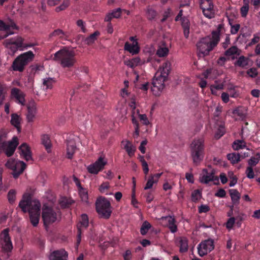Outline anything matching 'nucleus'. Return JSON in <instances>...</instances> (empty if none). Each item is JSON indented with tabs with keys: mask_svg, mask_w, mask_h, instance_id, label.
Instances as JSON below:
<instances>
[{
	"mask_svg": "<svg viewBox=\"0 0 260 260\" xmlns=\"http://www.w3.org/2000/svg\"><path fill=\"white\" fill-rule=\"evenodd\" d=\"M247 74L250 77H251L252 78H254L257 75L258 73H257L256 69L252 68L247 70Z\"/></svg>",
	"mask_w": 260,
	"mask_h": 260,
	"instance_id": "nucleus-64",
	"label": "nucleus"
},
{
	"mask_svg": "<svg viewBox=\"0 0 260 260\" xmlns=\"http://www.w3.org/2000/svg\"><path fill=\"white\" fill-rule=\"evenodd\" d=\"M5 86L0 83V105L3 103L5 98V93L4 92Z\"/></svg>",
	"mask_w": 260,
	"mask_h": 260,
	"instance_id": "nucleus-59",
	"label": "nucleus"
},
{
	"mask_svg": "<svg viewBox=\"0 0 260 260\" xmlns=\"http://www.w3.org/2000/svg\"><path fill=\"white\" fill-rule=\"evenodd\" d=\"M41 140L42 144L45 146L46 151L48 153H50L51 152L52 145L49 136L47 135H43Z\"/></svg>",
	"mask_w": 260,
	"mask_h": 260,
	"instance_id": "nucleus-33",
	"label": "nucleus"
},
{
	"mask_svg": "<svg viewBox=\"0 0 260 260\" xmlns=\"http://www.w3.org/2000/svg\"><path fill=\"white\" fill-rule=\"evenodd\" d=\"M9 229H4L1 233L0 238L3 250L5 252H11L13 249V245L9 234Z\"/></svg>",
	"mask_w": 260,
	"mask_h": 260,
	"instance_id": "nucleus-11",
	"label": "nucleus"
},
{
	"mask_svg": "<svg viewBox=\"0 0 260 260\" xmlns=\"http://www.w3.org/2000/svg\"><path fill=\"white\" fill-rule=\"evenodd\" d=\"M73 202V201L67 198H62L59 201V204L62 208H69Z\"/></svg>",
	"mask_w": 260,
	"mask_h": 260,
	"instance_id": "nucleus-47",
	"label": "nucleus"
},
{
	"mask_svg": "<svg viewBox=\"0 0 260 260\" xmlns=\"http://www.w3.org/2000/svg\"><path fill=\"white\" fill-rule=\"evenodd\" d=\"M124 48L125 50L128 51L133 54H136L138 53L140 51V48L138 46L137 42H135V44H134V42L132 44L126 42L124 44Z\"/></svg>",
	"mask_w": 260,
	"mask_h": 260,
	"instance_id": "nucleus-25",
	"label": "nucleus"
},
{
	"mask_svg": "<svg viewBox=\"0 0 260 260\" xmlns=\"http://www.w3.org/2000/svg\"><path fill=\"white\" fill-rule=\"evenodd\" d=\"M70 4V0H63L62 3L59 7L56 8V11L59 12L66 9L69 6Z\"/></svg>",
	"mask_w": 260,
	"mask_h": 260,
	"instance_id": "nucleus-52",
	"label": "nucleus"
},
{
	"mask_svg": "<svg viewBox=\"0 0 260 260\" xmlns=\"http://www.w3.org/2000/svg\"><path fill=\"white\" fill-rule=\"evenodd\" d=\"M221 28V25H219L217 30L213 31L212 32V37H210V43L211 45L214 48L215 47L220 41L219 34L220 31V28Z\"/></svg>",
	"mask_w": 260,
	"mask_h": 260,
	"instance_id": "nucleus-24",
	"label": "nucleus"
},
{
	"mask_svg": "<svg viewBox=\"0 0 260 260\" xmlns=\"http://www.w3.org/2000/svg\"><path fill=\"white\" fill-rule=\"evenodd\" d=\"M110 188L109 183L108 182H103L100 186H99V190L101 193H106V194L108 193L106 192Z\"/></svg>",
	"mask_w": 260,
	"mask_h": 260,
	"instance_id": "nucleus-54",
	"label": "nucleus"
},
{
	"mask_svg": "<svg viewBox=\"0 0 260 260\" xmlns=\"http://www.w3.org/2000/svg\"><path fill=\"white\" fill-rule=\"evenodd\" d=\"M248 64V58L244 56H240L235 62L234 65L242 68H245Z\"/></svg>",
	"mask_w": 260,
	"mask_h": 260,
	"instance_id": "nucleus-31",
	"label": "nucleus"
},
{
	"mask_svg": "<svg viewBox=\"0 0 260 260\" xmlns=\"http://www.w3.org/2000/svg\"><path fill=\"white\" fill-rule=\"evenodd\" d=\"M192 162L198 166L203 160L205 154V140L203 137L194 139L189 146Z\"/></svg>",
	"mask_w": 260,
	"mask_h": 260,
	"instance_id": "nucleus-1",
	"label": "nucleus"
},
{
	"mask_svg": "<svg viewBox=\"0 0 260 260\" xmlns=\"http://www.w3.org/2000/svg\"><path fill=\"white\" fill-rule=\"evenodd\" d=\"M11 94L12 98H15L18 103L24 105L25 103V94L19 89L13 88L11 91Z\"/></svg>",
	"mask_w": 260,
	"mask_h": 260,
	"instance_id": "nucleus-18",
	"label": "nucleus"
},
{
	"mask_svg": "<svg viewBox=\"0 0 260 260\" xmlns=\"http://www.w3.org/2000/svg\"><path fill=\"white\" fill-rule=\"evenodd\" d=\"M17 27L15 23L10 20L8 23L0 20V39H4L8 37L9 35H12L13 32L11 29H16Z\"/></svg>",
	"mask_w": 260,
	"mask_h": 260,
	"instance_id": "nucleus-10",
	"label": "nucleus"
},
{
	"mask_svg": "<svg viewBox=\"0 0 260 260\" xmlns=\"http://www.w3.org/2000/svg\"><path fill=\"white\" fill-rule=\"evenodd\" d=\"M132 123L135 127L134 137L135 138H137L139 136V124L138 121L136 119L134 115H132Z\"/></svg>",
	"mask_w": 260,
	"mask_h": 260,
	"instance_id": "nucleus-45",
	"label": "nucleus"
},
{
	"mask_svg": "<svg viewBox=\"0 0 260 260\" xmlns=\"http://www.w3.org/2000/svg\"><path fill=\"white\" fill-rule=\"evenodd\" d=\"M224 85L222 82H219L215 81L213 84L211 85L210 90L213 94L217 95V90H221L223 88Z\"/></svg>",
	"mask_w": 260,
	"mask_h": 260,
	"instance_id": "nucleus-34",
	"label": "nucleus"
},
{
	"mask_svg": "<svg viewBox=\"0 0 260 260\" xmlns=\"http://www.w3.org/2000/svg\"><path fill=\"white\" fill-rule=\"evenodd\" d=\"M214 175V170H208L207 169H204L200 177V182L202 183L208 184L210 181H214V184H219V178Z\"/></svg>",
	"mask_w": 260,
	"mask_h": 260,
	"instance_id": "nucleus-9",
	"label": "nucleus"
},
{
	"mask_svg": "<svg viewBox=\"0 0 260 260\" xmlns=\"http://www.w3.org/2000/svg\"><path fill=\"white\" fill-rule=\"evenodd\" d=\"M23 41L24 39L22 37L17 36L6 39L5 43L7 47L10 48L13 52H15L18 49L22 50Z\"/></svg>",
	"mask_w": 260,
	"mask_h": 260,
	"instance_id": "nucleus-14",
	"label": "nucleus"
},
{
	"mask_svg": "<svg viewBox=\"0 0 260 260\" xmlns=\"http://www.w3.org/2000/svg\"><path fill=\"white\" fill-rule=\"evenodd\" d=\"M40 208L41 204L39 202L37 201L28 210L30 221L34 226H37L39 223L40 217Z\"/></svg>",
	"mask_w": 260,
	"mask_h": 260,
	"instance_id": "nucleus-13",
	"label": "nucleus"
},
{
	"mask_svg": "<svg viewBox=\"0 0 260 260\" xmlns=\"http://www.w3.org/2000/svg\"><path fill=\"white\" fill-rule=\"evenodd\" d=\"M6 166L13 171L12 174L14 178H17L23 172L26 167V164L23 161L12 158L8 160Z\"/></svg>",
	"mask_w": 260,
	"mask_h": 260,
	"instance_id": "nucleus-7",
	"label": "nucleus"
},
{
	"mask_svg": "<svg viewBox=\"0 0 260 260\" xmlns=\"http://www.w3.org/2000/svg\"><path fill=\"white\" fill-rule=\"evenodd\" d=\"M99 35H100V32L98 31H95L93 34H91L85 39L86 44L90 45L94 43Z\"/></svg>",
	"mask_w": 260,
	"mask_h": 260,
	"instance_id": "nucleus-44",
	"label": "nucleus"
},
{
	"mask_svg": "<svg viewBox=\"0 0 260 260\" xmlns=\"http://www.w3.org/2000/svg\"><path fill=\"white\" fill-rule=\"evenodd\" d=\"M67 252L63 249L53 251L49 257L50 260H67Z\"/></svg>",
	"mask_w": 260,
	"mask_h": 260,
	"instance_id": "nucleus-17",
	"label": "nucleus"
},
{
	"mask_svg": "<svg viewBox=\"0 0 260 260\" xmlns=\"http://www.w3.org/2000/svg\"><path fill=\"white\" fill-rule=\"evenodd\" d=\"M229 177L231 180L229 185L230 187L234 186L237 182V178L233 173L230 174Z\"/></svg>",
	"mask_w": 260,
	"mask_h": 260,
	"instance_id": "nucleus-63",
	"label": "nucleus"
},
{
	"mask_svg": "<svg viewBox=\"0 0 260 260\" xmlns=\"http://www.w3.org/2000/svg\"><path fill=\"white\" fill-rule=\"evenodd\" d=\"M122 10L120 8H117L113 10L111 13H109L105 18V21L110 22L112 18H118L121 15Z\"/></svg>",
	"mask_w": 260,
	"mask_h": 260,
	"instance_id": "nucleus-29",
	"label": "nucleus"
},
{
	"mask_svg": "<svg viewBox=\"0 0 260 260\" xmlns=\"http://www.w3.org/2000/svg\"><path fill=\"white\" fill-rule=\"evenodd\" d=\"M210 37L202 38L197 44L198 56L199 57L208 55L214 47L211 45Z\"/></svg>",
	"mask_w": 260,
	"mask_h": 260,
	"instance_id": "nucleus-8",
	"label": "nucleus"
},
{
	"mask_svg": "<svg viewBox=\"0 0 260 260\" xmlns=\"http://www.w3.org/2000/svg\"><path fill=\"white\" fill-rule=\"evenodd\" d=\"M78 191L82 200L86 201L88 199V194L86 189L83 187L82 189H79Z\"/></svg>",
	"mask_w": 260,
	"mask_h": 260,
	"instance_id": "nucleus-58",
	"label": "nucleus"
},
{
	"mask_svg": "<svg viewBox=\"0 0 260 260\" xmlns=\"http://www.w3.org/2000/svg\"><path fill=\"white\" fill-rule=\"evenodd\" d=\"M246 147V143L242 140H235L233 144V148L235 150H239L244 148Z\"/></svg>",
	"mask_w": 260,
	"mask_h": 260,
	"instance_id": "nucleus-40",
	"label": "nucleus"
},
{
	"mask_svg": "<svg viewBox=\"0 0 260 260\" xmlns=\"http://www.w3.org/2000/svg\"><path fill=\"white\" fill-rule=\"evenodd\" d=\"M200 8L202 10L203 15L206 18L211 19L214 17L215 11L214 10L213 3H210V4L208 5V6L202 5V7H200Z\"/></svg>",
	"mask_w": 260,
	"mask_h": 260,
	"instance_id": "nucleus-19",
	"label": "nucleus"
},
{
	"mask_svg": "<svg viewBox=\"0 0 260 260\" xmlns=\"http://www.w3.org/2000/svg\"><path fill=\"white\" fill-rule=\"evenodd\" d=\"M170 66L169 62H165L162 68L160 69V71L156 73L155 78L152 81V84L153 87H156L159 90H162L165 87L164 82L167 80L169 74Z\"/></svg>",
	"mask_w": 260,
	"mask_h": 260,
	"instance_id": "nucleus-5",
	"label": "nucleus"
},
{
	"mask_svg": "<svg viewBox=\"0 0 260 260\" xmlns=\"http://www.w3.org/2000/svg\"><path fill=\"white\" fill-rule=\"evenodd\" d=\"M107 164V161L104 160L103 157H100L93 164L88 166L87 170L89 173L93 174H97L100 171H102L105 166Z\"/></svg>",
	"mask_w": 260,
	"mask_h": 260,
	"instance_id": "nucleus-15",
	"label": "nucleus"
},
{
	"mask_svg": "<svg viewBox=\"0 0 260 260\" xmlns=\"http://www.w3.org/2000/svg\"><path fill=\"white\" fill-rule=\"evenodd\" d=\"M201 197V192L199 189L194 190L191 193V200L197 202Z\"/></svg>",
	"mask_w": 260,
	"mask_h": 260,
	"instance_id": "nucleus-51",
	"label": "nucleus"
},
{
	"mask_svg": "<svg viewBox=\"0 0 260 260\" xmlns=\"http://www.w3.org/2000/svg\"><path fill=\"white\" fill-rule=\"evenodd\" d=\"M241 51L237 46H233L225 51L224 55L227 57H231L232 60L237 58V56L241 54Z\"/></svg>",
	"mask_w": 260,
	"mask_h": 260,
	"instance_id": "nucleus-21",
	"label": "nucleus"
},
{
	"mask_svg": "<svg viewBox=\"0 0 260 260\" xmlns=\"http://www.w3.org/2000/svg\"><path fill=\"white\" fill-rule=\"evenodd\" d=\"M18 145V138L16 137H13L12 140L8 143H3V147L5 149V153L7 156L10 157L14 154Z\"/></svg>",
	"mask_w": 260,
	"mask_h": 260,
	"instance_id": "nucleus-16",
	"label": "nucleus"
},
{
	"mask_svg": "<svg viewBox=\"0 0 260 260\" xmlns=\"http://www.w3.org/2000/svg\"><path fill=\"white\" fill-rule=\"evenodd\" d=\"M231 30L230 32L232 35L236 34L240 28V25L239 24H232L230 22Z\"/></svg>",
	"mask_w": 260,
	"mask_h": 260,
	"instance_id": "nucleus-56",
	"label": "nucleus"
},
{
	"mask_svg": "<svg viewBox=\"0 0 260 260\" xmlns=\"http://www.w3.org/2000/svg\"><path fill=\"white\" fill-rule=\"evenodd\" d=\"M36 114V108L34 107H27V119L29 122L32 121Z\"/></svg>",
	"mask_w": 260,
	"mask_h": 260,
	"instance_id": "nucleus-42",
	"label": "nucleus"
},
{
	"mask_svg": "<svg viewBox=\"0 0 260 260\" xmlns=\"http://www.w3.org/2000/svg\"><path fill=\"white\" fill-rule=\"evenodd\" d=\"M240 155L236 153H229L227 155V158L232 164H235L240 161Z\"/></svg>",
	"mask_w": 260,
	"mask_h": 260,
	"instance_id": "nucleus-39",
	"label": "nucleus"
},
{
	"mask_svg": "<svg viewBox=\"0 0 260 260\" xmlns=\"http://www.w3.org/2000/svg\"><path fill=\"white\" fill-rule=\"evenodd\" d=\"M225 133L224 123L221 122L215 134L214 137L216 139H219L224 135Z\"/></svg>",
	"mask_w": 260,
	"mask_h": 260,
	"instance_id": "nucleus-37",
	"label": "nucleus"
},
{
	"mask_svg": "<svg viewBox=\"0 0 260 260\" xmlns=\"http://www.w3.org/2000/svg\"><path fill=\"white\" fill-rule=\"evenodd\" d=\"M233 113L238 116L239 119L243 120L246 117L247 110L243 107H238L233 110Z\"/></svg>",
	"mask_w": 260,
	"mask_h": 260,
	"instance_id": "nucleus-27",
	"label": "nucleus"
},
{
	"mask_svg": "<svg viewBox=\"0 0 260 260\" xmlns=\"http://www.w3.org/2000/svg\"><path fill=\"white\" fill-rule=\"evenodd\" d=\"M124 149L127 152L128 155L131 157L134 155L136 151L135 147L129 141H126V144L124 147Z\"/></svg>",
	"mask_w": 260,
	"mask_h": 260,
	"instance_id": "nucleus-38",
	"label": "nucleus"
},
{
	"mask_svg": "<svg viewBox=\"0 0 260 260\" xmlns=\"http://www.w3.org/2000/svg\"><path fill=\"white\" fill-rule=\"evenodd\" d=\"M50 37H58L59 39L62 40H67L68 35L66 32H64L60 29H57L54 30L50 35Z\"/></svg>",
	"mask_w": 260,
	"mask_h": 260,
	"instance_id": "nucleus-36",
	"label": "nucleus"
},
{
	"mask_svg": "<svg viewBox=\"0 0 260 260\" xmlns=\"http://www.w3.org/2000/svg\"><path fill=\"white\" fill-rule=\"evenodd\" d=\"M81 224L83 227L86 228L88 225V218L86 214H82L81 215Z\"/></svg>",
	"mask_w": 260,
	"mask_h": 260,
	"instance_id": "nucleus-57",
	"label": "nucleus"
},
{
	"mask_svg": "<svg viewBox=\"0 0 260 260\" xmlns=\"http://www.w3.org/2000/svg\"><path fill=\"white\" fill-rule=\"evenodd\" d=\"M35 57L31 51H28L18 56L13 61L11 68L14 71L22 72L25 67L31 62Z\"/></svg>",
	"mask_w": 260,
	"mask_h": 260,
	"instance_id": "nucleus-4",
	"label": "nucleus"
},
{
	"mask_svg": "<svg viewBox=\"0 0 260 260\" xmlns=\"http://www.w3.org/2000/svg\"><path fill=\"white\" fill-rule=\"evenodd\" d=\"M54 59L59 61L63 68H70L75 62V53L73 51L63 48L54 54Z\"/></svg>",
	"mask_w": 260,
	"mask_h": 260,
	"instance_id": "nucleus-2",
	"label": "nucleus"
},
{
	"mask_svg": "<svg viewBox=\"0 0 260 260\" xmlns=\"http://www.w3.org/2000/svg\"><path fill=\"white\" fill-rule=\"evenodd\" d=\"M246 0H244V5L241 8V15L243 17H245L249 10V5L247 3H245Z\"/></svg>",
	"mask_w": 260,
	"mask_h": 260,
	"instance_id": "nucleus-53",
	"label": "nucleus"
},
{
	"mask_svg": "<svg viewBox=\"0 0 260 260\" xmlns=\"http://www.w3.org/2000/svg\"><path fill=\"white\" fill-rule=\"evenodd\" d=\"M169 53V49L167 47H159L156 52V54L160 57L166 56Z\"/></svg>",
	"mask_w": 260,
	"mask_h": 260,
	"instance_id": "nucleus-48",
	"label": "nucleus"
},
{
	"mask_svg": "<svg viewBox=\"0 0 260 260\" xmlns=\"http://www.w3.org/2000/svg\"><path fill=\"white\" fill-rule=\"evenodd\" d=\"M156 16V12L152 9H148L147 10V17L149 20L153 19Z\"/></svg>",
	"mask_w": 260,
	"mask_h": 260,
	"instance_id": "nucleus-61",
	"label": "nucleus"
},
{
	"mask_svg": "<svg viewBox=\"0 0 260 260\" xmlns=\"http://www.w3.org/2000/svg\"><path fill=\"white\" fill-rule=\"evenodd\" d=\"M19 150L20 151V155L26 161L31 159V152L30 148L26 143L22 144L19 147Z\"/></svg>",
	"mask_w": 260,
	"mask_h": 260,
	"instance_id": "nucleus-20",
	"label": "nucleus"
},
{
	"mask_svg": "<svg viewBox=\"0 0 260 260\" xmlns=\"http://www.w3.org/2000/svg\"><path fill=\"white\" fill-rule=\"evenodd\" d=\"M56 82L55 78L48 77L43 79V85L45 87V89L47 90L49 89H52L53 85Z\"/></svg>",
	"mask_w": 260,
	"mask_h": 260,
	"instance_id": "nucleus-35",
	"label": "nucleus"
},
{
	"mask_svg": "<svg viewBox=\"0 0 260 260\" xmlns=\"http://www.w3.org/2000/svg\"><path fill=\"white\" fill-rule=\"evenodd\" d=\"M172 10L170 8L167 9L163 14V18L161 19V22L163 23L171 16Z\"/></svg>",
	"mask_w": 260,
	"mask_h": 260,
	"instance_id": "nucleus-60",
	"label": "nucleus"
},
{
	"mask_svg": "<svg viewBox=\"0 0 260 260\" xmlns=\"http://www.w3.org/2000/svg\"><path fill=\"white\" fill-rule=\"evenodd\" d=\"M140 161L141 162L142 166L144 173L146 175L149 172V168L146 161L145 160L143 156L140 155Z\"/></svg>",
	"mask_w": 260,
	"mask_h": 260,
	"instance_id": "nucleus-49",
	"label": "nucleus"
},
{
	"mask_svg": "<svg viewBox=\"0 0 260 260\" xmlns=\"http://www.w3.org/2000/svg\"><path fill=\"white\" fill-rule=\"evenodd\" d=\"M179 251L181 253H184L188 251V240L185 237L181 238L179 241Z\"/></svg>",
	"mask_w": 260,
	"mask_h": 260,
	"instance_id": "nucleus-30",
	"label": "nucleus"
},
{
	"mask_svg": "<svg viewBox=\"0 0 260 260\" xmlns=\"http://www.w3.org/2000/svg\"><path fill=\"white\" fill-rule=\"evenodd\" d=\"M230 195L234 204H238L240 199V193L237 189H231L229 190Z\"/></svg>",
	"mask_w": 260,
	"mask_h": 260,
	"instance_id": "nucleus-32",
	"label": "nucleus"
},
{
	"mask_svg": "<svg viewBox=\"0 0 260 260\" xmlns=\"http://www.w3.org/2000/svg\"><path fill=\"white\" fill-rule=\"evenodd\" d=\"M151 225L147 221H145L142 223L140 229V233L142 235H146L148 232L149 230L151 228Z\"/></svg>",
	"mask_w": 260,
	"mask_h": 260,
	"instance_id": "nucleus-43",
	"label": "nucleus"
},
{
	"mask_svg": "<svg viewBox=\"0 0 260 260\" xmlns=\"http://www.w3.org/2000/svg\"><path fill=\"white\" fill-rule=\"evenodd\" d=\"M95 208L97 213L101 218L109 219L112 213L111 203L106 198L101 196L95 202Z\"/></svg>",
	"mask_w": 260,
	"mask_h": 260,
	"instance_id": "nucleus-6",
	"label": "nucleus"
},
{
	"mask_svg": "<svg viewBox=\"0 0 260 260\" xmlns=\"http://www.w3.org/2000/svg\"><path fill=\"white\" fill-rule=\"evenodd\" d=\"M256 157L252 156L248 160V164L249 167H253L255 166L260 160V154L259 153H256L255 154Z\"/></svg>",
	"mask_w": 260,
	"mask_h": 260,
	"instance_id": "nucleus-41",
	"label": "nucleus"
},
{
	"mask_svg": "<svg viewBox=\"0 0 260 260\" xmlns=\"http://www.w3.org/2000/svg\"><path fill=\"white\" fill-rule=\"evenodd\" d=\"M214 248V240L211 239L202 241L198 246V254L201 257L207 254Z\"/></svg>",
	"mask_w": 260,
	"mask_h": 260,
	"instance_id": "nucleus-12",
	"label": "nucleus"
},
{
	"mask_svg": "<svg viewBox=\"0 0 260 260\" xmlns=\"http://www.w3.org/2000/svg\"><path fill=\"white\" fill-rule=\"evenodd\" d=\"M16 191L15 189H12L9 191L7 197L8 201L11 204H13L15 202L16 199Z\"/></svg>",
	"mask_w": 260,
	"mask_h": 260,
	"instance_id": "nucleus-46",
	"label": "nucleus"
},
{
	"mask_svg": "<svg viewBox=\"0 0 260 260\" xmlns=\"http://www.w3.org/2000/svg\"><path fill=\"white\" fill-rule=\"evenodd\" d=\"M76 150L77 147L74 142H68L67 147V157L72 159Z\"/></svg>",
	"mask_w": 260,
	"mask_h": 260,
	"instance_id": "nucleus-28",
	"label": "nucleus"
},
{
	"mask_svg": "<svg viewBox=\"0 0 260 260\" xmlns=\"http://www.w3.org/2000/svg\"><path fill=\"white\" fill-rule=\"evenodd\" d=\"M162 219L167 221V226L171 233H175L177 231V225L176 224V220L174 217L171 216H168L162 217Z\"/></svg>",
	"mask_w": 260,
	"mask_h": 260,
	"instance_id": "nucleus-23",
	"label": "nucleus"
},
{
	"mask_svg": "<svg viewBox=\"0 0 260 260\" xmlns=\"http://www.w3.org/2000/svg\"><path fill=\"white\" fill-rule=\"evenodd\" d=\"M157 180H154L152 177L150 176L149 177L147 183L144 187V189L147 190L148 189H150L152 187L154 183H156Z\"/></svg>",
	"mask_w": 260,
	"mask_h": 260,
	"instance_id": "nucleus-55",
	"label": "nucleus"
},
{
	"mask_svg": "<svg viewBox=\"0 0 260 260\" xmlns=\"http://www.w3.org/2000/svg\"><path fill=\"white\" fill-rule=\"evenodd\" d=\"M181 25L183 28L184 36L186 38H188L189 34L190 22L189 19L184 16L181 20Z\"/></svg>",
	"mask_w": 260,
	"mask_h": 260,
	"instance_id": "nucleus-26",
	"label": "nucleus"
},
{
	"mask_svg": "<svg viewBox=\"0 0 260 260\" xmlns=\"http://www.w3.org/2000/svg\"><path fill=\"white\" fill-rule=\"evenodd\" d=\"M247 177L249 179H252L254 177V173L252 167H248L246 170Z\"/></svg>",
	"mask_w": 260,
	"mask_h": 260,
	"instance_id": "nucleus-62",
	"label": "nucleus"
},
{
	"mask_svg": "<svg viewBox=\"0 0 260 260\" xmlns=\"http://www.w3.org/2000/svg\"><path fill=\"white\" fill-rule=\"evenodd\" d=\"M42 217L45 226L58 221L61 218L59 209L44 205L42 208Z\"/></svg>",
	"mask_w": 260,
	"mask_h": 260,
	"instance_id": "nucleus-3",
	"label": "nucleus"
},
{
	"mask_svg": "<svg viewBox=\"0 0 260 260\" xmlns=\"http://www.w3.org/2000/svg\"><path fill=\"white\" fill-rule=\"evenodd\" d=\"M36 202V201L31 202L28 198L26 199H23L20 201L19 207L24 213L28 212V210H29L31 207L34 206V203Z\"/></svg>",
	"mask_w": 260,
	"mask_h": 260,
	"instance_id": "nucleus-22",
	"label": "nucleus"
},
{
	"mask_svg": "<svg viewBox=\"0 0 260 260\" xmlns=\"http://www.w3.org/2000/svg\"><path fill=\"white\" fill-rule=\"evenodd\" d=\"M11 123L15 127H18V126L19 125V117L17 114H12L11 115Z\"/></svg>",
	"mask_w": 260,
	"mask_h": 260,
	"instance_id": "nucleus-50",
	"label": "nucleus"
}]
</instances>
